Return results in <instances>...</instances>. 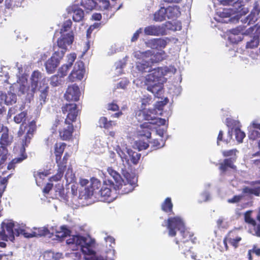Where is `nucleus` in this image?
Returning a JSON list of instances; mask_svg holds the SVG:
<instances>
[{"instance_id":"nucleus-1","label":"nucleus","mask_w":260,"mask_h":260,"mask_svg":"<svg viewBox=\"0 0 260 260\" xmlns=\"http://www.w3.org/2000/svg\"><path fill=\"white\" fill-rule=\"evenodd\" d=\"M134 56L140 60L137 62V68L142 73H149L145 77V84L148 91L151 92L155 96L158 97L162 92V83L164 80V72L170 71L175 74L176 69L174 67L170 69L161 68L152 69L151 63L157 62L163 60L165 57L164 51L155 52L153 50H147L145 52L136 51Z\"/></svg>"},{"instance_id":"nucleus-2","label":"nucleus","mask_w":260,"mask_h":260,"mask_svg":"<svg viewBox=\"0 0 260 260\" xmlns=\"http://www.w3.org/2000/svg\"><path fill=\"white\" fill-rule=\"evenodd\" d=\"M167 229L168 235L170 237H175L177 231H180L181 239L180 241L176 240V243L179 245V249L183 250L184 252L187 251L189 247L185 244L191 241L193 244L197 242V238L194 237L192 233L185 228L184 223L181 218L178 216L170 217L167 220Z\"/></svg>"},{"instance_id":"nucleus-3","label":"nucleus","mask_w":260,"mask_h":260,"mask_svg":"<svg viewBox=\"0 0 260 260\" xmlns=\"http://www.w3.org/2000/svg\"><path fill=\"white\" fill-rule=\"evenodd\" d=\"M238 0H222L221 3L225 5H228L232 6L233 8L229 9H224L222 11H218L217 14L219 16V18H216V20L221 23H236L238 22L240 19V17L238 14H236V11L234 8L239 6V3H237Z\"/></svg>"},{"instance_id":"nucleus-4","label":"nucleus","mask_w":260,"mask_h":260,"mask_svg":"<svg viewBox=\"0 0 260 260\" xmlns=\"http://www.w3.org/2000/svg\"><path fill=\"white\" fill-rule=\"evenodd\" d=\"M1 226L2 231H0V241L5 242L10 240L14 242L15 240L14 223L12 221H8L7 223L3 222Z\"/></svg>"},{"instance_id":"nucleus-5","label":"nucleus","mask_w":260,"mask_h":260,"mask_svg":"<svg viewBox=\"0 0 260 260\" xmlns=\"http://www.w3.org/2000/svg\"><path fill=\"white\" fill-rule=\"evenodd\" d=\"M246 35L253 34V37H250V39L246 43V48L253 49L258 46L260 41V25H255L250 27L245 30Z\"/></svg>"},{"instance_id":"nucleus-6","label":"nucleus","mask_w":260,"mask_h":260,"mask_svg":"<svg viewBox=\"0 0 260 260\" xmlns=\"http://www.w3.org/2000/svg\"><path fill=\"white\" fill-rule=\"evenodd\" d=\"M125 179H122L117 183L118 188L121 190V193L126 194L132 191L136 186L137 179L134 176H131L128 173L125 175Z\"/></svg>"},{"instance_id":"nucleus-7","label":"nucleus","mask_w":260,"mask_h":260,"mask_svg":"<svg viewBox=\"0 0 260 260\" xmlns=\"http://www.w3.org/2000/svg\"><path fill=\"white\" fill-rule=\"evenodd\" d=\"M64 54L63 50L55 51L51 57L45 63V68L48 73L52 74L55 71Z\"/></svg>"},{"instance_id":"nucleus-8","label":"nucleus","mask_w":260,"mask_h":260,"mask_svg":"<svg viewBox=\"0 0 260 260\" xmlns=\"http://www.w3.org/2000/svg\"><path fill=\"white\" fill-rule=\"evenodd\" d=\"M252 210L247 211L244 213V220L250 226V233L253 236L260 237V222L253 219L251 216Z\"/></svg>"},{"instance_id":"nucleus-9","label":"nucleus","mask_w":260,"mask_h":260,"mask_svg":"<svg viewBox=\"0 0 260 260\" xmlns=\"http://www.w3.org/2000/svg\"><path fill=\"white\" fill-rule=\"evenodd\" d=\"M241 240L242 238L239 235L238 232L237 230H232L230 231L223 240V244L224 245V250L227 251L229 249L228 242H229L235 248H237L239 246V243Z\"/></svg>"},{"instance_id":"nucleus-10","label":"nucleus","mask_w":260,"mask_h":260,"mask_svg":"<svg viewBox=\"0 0 260 260\" xmlns=\"http://www.w3.org/2000/svg\"><path fill=\"white\" fill-rule=\"evenodd\" d=\"M83 7L86 10L91 11L96 7L101 9H107L109 6L108 0H82Z\"/></svg>"},{"instance_id":"nucleus-11","label":"nucleus","mask_w":260,"mask_h":260,"mask_svg":"<svg viewBox=\"0 0 260 260\" xmlns=\"http://www.w3.org/2000/svg\"><path fill=\"white\" fill-rule=\"evenodd\" d=\"M61 36L57 40V45L59 49L58 50H63L64 52L68 46H70L74 40L73 32L60 33Z\"/></svg>"},{"instance_id":"nucleus-12","label":"nucleus","mask_w":260,"mask_h":260,"mask_svg":"<svg viewBox=\"0 0 260 260\" xmlns=\"http://www.w3.org/2000/svg\"><path fill=\"white\" fill-rule=\"evenodd\" d=\"M85 70L82 62H77L74 66V69L68 77L69 81L74 82L76 80H81L83 78Z\"/></svg>"},{"instance_id":"nucleus-13","label":"nucleus","mask_w":260,"mask_h":260,"mask_svg":"<svg viewBox=\"0 0 260 260\" xmlns=\"http://www.w3.org/2000/svg\"><path fill=\"white\" fill-rule=\"evenodd\" d=\"M28 129L24 138L22 139L21 148H25L28 147L32 138L34 137L35 132L37 130L36 121L35 120L30 121L28 125Z\"/></svg>"},{"instance_id":"nucleus-14","label":"nucleus","mask_w":260,"mask_h":260,"mask_svg":"<svg viewBox=\"0 0 260 260\" xmlns=\"http://www.w3.org/2000/svg\"><path fill=\"white\" fill-rule=\"evenodd\" d=\"M14 88L18 90L19 95L27 93L28 95L33 96L34 93H31L30 86L28 85L27 80L24 77L19 79V81L14 85Z\"/></svg>"},{"instance_id":"nucleus-15","label":"nucleus","mask_w":260,"mask_h":260,"mask_svg":"<svg viewBox=\"0 0 260 260\" xmlns=\"http://www.w3.org/2000/svg\"><path fill=\"white\" fill-rule=\"evenodd\" d=\"M99 192L101 196V200L103 202L110 203L116 198L115 190H112L107 184L103 185Z\"/></svg>"},{"instance_id":"nucleus-16","label":"nucleus","mask_w":260,"mask_h":260,"mask_svg":"<svg viewBox=\"0 0 260 260\" xmlns=\"http://www.w3.org/2000/svg\"><path fill=\"white\" fill-rule=\"evenodd\" d=\"M2 135L0 138V146L7 148L12 144L13 142V136L9 134L8 127L3 125L0 129Z\"/></svg>"},{"instance_id":"nucleus-17","label":"nucleus","mask_w":260,"mask_h":260,"mask_svg":"<svg viewBox=\"0 0 260 260\" xmlns=\"http://www.w3.org/2000/svg\"><path fill=\"white\" fill-rule=\"evenodd\" d=\"M80 95V92L78 86L73 84L68 86L64 98L67 101H78Z\"/></svg>"},{"instance_id":"nucleus-18","label":"nucleus","mask_w":260,"mask_h":260,"mask_svg":"<svg viewBox=\"0 0 260 260\" xmlns=\"http://www.w3.org/2000/svg\"><path fill=\"white\" fill-rule=\"evenodd\" d=\"M144 32L148 36H163L166 35V29L164 25H151L145 27Z\"/></svg>"},{"instance_id":"nucleus-19","label":"nucleus","mask_w":260,"mask_h":260,"mask_svg":"<svg viewBox=\"0 0 260 260\" xmlns=\"http://www.w3.org/2000/svg\"><path fill=\"white\" fill-rule=\"evenodd\" d=\"M43 78L41 72L38 71H34L31 75L30 80V91L31 93H34L38 87V84L40 83Z\"/></svg>"},{"instance_id":"nucleus-20","label":"nucleus","mask_w":260,"mask_h":260,"mask_svg":"<svg viewBox=\"0 0 260 260\" xmlns=\"http://www.w3.org/2000/svg\"><path fill=\"white\" fill-rule=\"evenodd\" d=\"M151 115H136V118L140 119L139 118L142 116L144 119L148 121L151 125H157L158 126L165 125L166 124V120L165 119L160 118H152Z\"/></svg>"},{"instance_id":"nucleus-21","label":"nucleus","mask_w":260,"mask_h":260,"mask_svg":"<svg viewBox=\"0 0 260 260\" xmlns=\"http://www.w3.org/2000/svg\"><path fill=\"white\" fill-rule=\"evenodd\" d=\"M20 156L19 157L15 158L13 159L7 166V169L9 170L14 169L15 167V165L17 163H20L22 162L23 160L25 159L27 156L25 152V149L24 148H20Z\"/></svg>"},{"instance_id":"nucleus-22","label":"nucleus","mask_w":260,"mask_h":260,"mask_svg":"<svg viewBox=\"0 0 260 260\" xmlns=\"http://www.w3.org/2000/svg\"><path fill=\"white\" fill-rule=\"evenodd\" d=\"M67 146V144L63 142H56L54 146V153L55 156V161L57 162L60 160L62 155Z\"/></svg>"},{"instance_id":"nucleus-23","label":"nucleus","mask_w":260,"mask_h":260,"mask_svg":"<svg viewBox=\"0 0 260 260\" xmlns=\"http://www.w3.org/2000/svg\"><path fill=\"white\" fill-rule=\"evenodd\" d=\"M74 130L73 125H70L59 131V134L61 139L64 141L70 140L73 136Z\"/></svg>"},{"instance_id":"nucleus-24","label":"nucleus","mask_w":260,"mask_h":260,"mask_svg":"<svg viewBox=\"0 0 260 260\" xmlns=\"http://www.w3.org/2000/svg\"><path fill=\"white\" fill-rule=\"evenodd\" d=\"M229 168L236 169V166L234 164V160L232 158H225L223 162L219 164V169L222 173L226 172Z\"/></svg>"},{"instance_id":"nucleus-25","label":"nucleus","mask_w":260,"mask_h":260,"mask_svg":"<svg viewBox=\"0 0 260 260\" xmlns=\"http://www.w3.org/2000/svg\"><path fill=\"white\" fill-rule=\"evenodd\" d=\"M141 129L139 131V135L141 136L145 137L147 139H149L151 137V129L152 126L151 124L148 121L144 122L141 125Z\"/></svg>"},{"instance_id":"nucleus-26","label":"nucleus","mask_w":260,"mask_h":260,"mask_svg":"<svg viewBox=\"0 0 260 260\" xmlns=\"http://www.w3.org/2000/svg\"><path fill=\"white\" fill-rule=\"evenodd\" d=\"M63 114H77L81 112L80 109L76 104H67L61 108Z\"/></svg>"},{"instance_id":"nucleus-27","label":"nucleus","mask_w":260,"mask_h":260,"mask_svg":"<svg viewBox=\"0 0 260 260\" xmlns=\"http://www.w3.org/2000/svg\"><path fill=\"white\" fill-rule=\"evenodd\" d=\"M167 18L173 19L179 16L180 12L179 8L177 6H169L166 9Z\"/></svg>"},{"instance_id":"nucleus-28","label":"nucleus","mask_w":260,"mask_h":260,"mask_svg":"<svg viewBox=\"0 0 260 260\" xmlns=\"http://www.w3.org/2000/svg\"><path fill=\"white\" fill-rule=\"evenodd\" d=\"M10 154L7 148L0 146V170L6 165V162Z\"/></svg>"},{"instance_id":"nucleus-29","label":"nucleus","mask_w":260,"mask_h":260,"mask_svg":"<svg viewBox=\"0 0 260 260\" xmlns=\"http://www.w3.org/2000/svg\"><path fill=\"white\" fill-rule=\"evenodd\" d=\"M71 11L73 13L72 17L75 21L79 22L82 20L84 17V12L81 9L77 6H73L71 8Z\"/></svg>"},{"instance_id":"nucleus-30","label":"nucleus","mask_w":260,"mask_h":260,"mask_svg":"<svg viewBox=\"0 0 260 260\" xmlns=\"http://www.w3.org/2000/svg\"><path fill=\"white\" fill-rule=\"evenodd\" d=\"M71 231L68 229L67 226L63 225L61 226L60 228L59 231H57L56 232V237L59 240H63L64 238L69 236L71 234Z\"/></svg>"},{"instance_id":"nucleus-31","label":"nucleus","mask_w":260,"mask_h":260,"mask_svg":"<svg viewBox=\"0 0 260 260\" xmlns=\"http://www.w3.org/2000/svg\"><path fill=\"white\" fill-rule=\"evenodd\" d=\"M173 204L170 198H167L161 204V209L166 213L173 212Z\"/></svg>"},{"instance_id":"nucleus-32","label":"nucleus","mask_w":260,"mask_h":260,"mask_svg":"<svg viewBox=\"0 0 260 260\" xmlns=\"http://www.w3.org/2000/svg\"><path fill=\"white\" fill-rule=\"evenodd\" d=\"M167 18L166 10L164 7H161L154 14V20L160 22L164 21Z\"/></svg>"},{"instance_id":"nucleus-33","label":"nucleus","mask_w":260,"mask_h":260,"mask_svg":"<svg viewBox=\"0 0 260 260\" xmlns=\"http://www.w3.org/2000/svg\"><path fill=\"white\" fill-rule=\"evenodd\" d=\"M48 89L49 87L47 85H44L42 87H40V88L39 89V90L40 91V94L39 95V100L41 105H42L46 102V100L48 95Z\"/></svg>"},{"instance_id":"nucleus-34","label":"nucleus","mask_w":260,"mask_h":260,"mask_svg":"<svg viewBox=\"0 0 260 260\" xmlns=\"http://www.w3.org/2000/svg\"><path fill=\"white\" fill-rule=\"evenodd\" d=\"M81 250L83 253L86 255H91L95 254L91 243H87L86 242L81 247Z\"/></svg>"},{"instance_id":"nucleus-35","label":"nucleus","mask_w":260,"mask_h":260,"mask_svg":"<svg viewBox=\"0 0 260 260\" xmlns=\"http://www.w3.org/2000/svg\"><path fill=\"white\" fill-rule=\"evenodd\" d=\"M242 193L244 194H254L258 197L260 196V186L251 188L247 186H245L242 189Z\"/></svg>"},{"instance_id":"nucleus-36","label":"nucleus","mask_w":260,"mask_h":260,"mask_svg":"<svg viewBox=\"0 0 260 260\" xmlns=\"http://www.w3.org/2000/svg\"><path fill=\"white\" fill-rule=\"evenodd\" d=\"M127 152L132 163L134 165L137 164L140 159L141 154L134 151L132 149H128Z\"/></svg>"},{"instance_id":"nucleus-37","label":"nucleus","mask_w":260,"mask_h":260,"mask_svg":"<svg viewBox=\"0 0 260 260\" xmlns=\"http://www.w3.org/2000/svg\"><path fill=\"white\" fill-rule=\"evenodd\" d=\"M107 172L109 175L113 178L116 184L119 183L122 180L121 175L112 167H108L107 168Z\"/></svg>"},{"instance_id":"nucleus-38","label":"nucleus","mask_w":260,"mask_h":260,"mask_svg":"<svg viewBox=\"0 0 260 260\" xmlns=\"http://www.w3.org/2000/svg\"><path fill=\"white\" fill-rule=\"evenodd\" d=\"M260 12V6L259 3L256 2L254 3L253 8L251 12V16H249L250 21H255L257 20V16Z\"/></svg>"},{"instance_id":"nucleus-39","label":"nucleus","mask_w":260,"mask_h":260,"mask_svg":"<svg viewBox=\"0 0 260 260\" xmlns=\"http://www.w3.org/2000/svg\"><path fill=\"white\" fill-rule=\"evenodd\" d=\"M100 126L105 128H109L113 125H116V123L112 120L108 121L105 117H102L99 120Z\"/></svg>"},{"instance_id":"nucleus-40","label":"nucleus","mask_w":260,"mask_h":260,"mask_svg":"<svg viewBox=\"0 0 260 260\" xmlns=\"http://www.w3.org/2000/svg\"><path fill=\"white\" fill-rule=\"evenodd\" d=\"M70 157V154L69 152H66L63 156L62 160H59L56 164L58 168L66 170L67 168V164Z\"/></svg>"},{"instance_id":"nucleus-41","label":"nucleus","mask_w":260,"mask_h":260,"mask_svg":"<svg viewBox=\"0 0 260 260\" xmlns=\"http://www.w3.org/2000/svg\"><path fill=\"white\" fill-rule=\"evenodd\" d=\"M16 95L15 93L8 92V93L6 94V98H5L4 104L7 105H12L15 103L16 102Z\"/></svg>"},{"instance_id":"nucleus-42","label":"nucleus","mask_w":260,"mask_h":260,"mask_svg":"<svg viewBox=\"0 0 260 260\" xmlns=\"http://www.w3.org/2000/svg\"><path fill=\"white\" fill-rule=\"evenodd\" d=\"M64 171H65L62 169L58 168L56 174L50 177L49 181L50 182H57L60 181L63 177Z\"/></svg>"},{"instance_id":"nucleus-43","label":"nucleus","mask_w":260,"mask_h":260,"mask_svg":"<svg viewBox=\"0 0 260 260\" xmlns=\"http://www.w3.org/2000/svg\"><path fill=\"white\" fill-rule=\"evenodd\" d=\"M33 232L34 237L45 236L49 234V230L44 227L35 229Z\"/></svg>"},{"instance_id":"nucleus-44","label":"nucleus","mask_w":260,"mask_h":260,"mask_svg":"<svg viewBox=\"0 0 260 260\" xmlns=\"http://www.w3.org/2000/svg\"><path fill=\"white\" fill-rule=\"evenodd\" d=\"M235 138L236 140L239 143L243 142V139L245 137L246 135L245 133L241 130V129L237 127L234 129Z\"/></svg>"},{"instance_id":"nucleus-45","label":"nucleus","mask_w":260,"mask_h":260,"mask_svg":"<svg viewBox=\"0 0 260 260\" xmlns=\"http://www.w3.org/2000/svg\"><path fill=\"white\" fill-rule=\"evenodd\" d=\"M228 135L229 138L225 140H223V133L222 131H220L219 132L218 137H217V144L219 145V143L220 141H224V142H225L226 143H229L230 141V140L232 139V131H229L228 132Z\"/></svg>"},{"instance_id":"nucleus-46","label":"nucleus","mask_w":260,"mask_h":260,"mask_svg":"<svg viewBox=\"0 0 260 260\" xmlns=\"http://www.w3.org/2000/svg\"><path fill=\"white\" fill-rule=\"evenodd\" d=\"M150 143L151 144V147L153 149H157L160 148L164 145L165 144V142L162 138L159 140L154 139Z\"/></svg>"},{"instance_id":"nucleus-47","label":"nucleus","mask_w":260,"mask_h":260,"mask_svg":"<svg viewBox=\"0 0 260 260\" xmlns=\"http://www.w3.org/2000/svg\"><path fill=\"white\" fill-rule=\"evenodd\" d=\"M101 181L97 179L93 178L91 179V183L89 186L96 192V190L101 187Z\"/></svg>"},{"instance_id":"nucleus-48","label":"nucleus","mask_w":260,"mask_h":260,"mask_svg":"<svg viewBox=\"0 0 260 260\" xmlns=\"http://www.w3.org/2000/svg\"><path fill=\"white\" fill-rule=\"evenodd\" d=\"M72 25V21L67 20L63 24L62 28L60 29V33H68L72 32L70 30Z\"/></svg>"},{"instance_id":"nucleus-49","label":"nucleus","mask_w":260,"mask_h":260,"mask_svg":"<svg viewBox=\"0 0 260 260\" xmlns=\"http://www.w3.org/2000/svg\"><path fill=\"white\" fill-rule=\"evenodd\" d=\"M78 115H67L64 123L68 124V126L73 125V122L77 120Z\"/></svg>"},{"instance_id":"nucleus-50","label":"nucleus","mask_w":260,"mask_h":260,"mask_svg":"<svg viewBox=\"0 0 260 260\" xmlns=\"http://www.w3.org/2000/svg\"><path fill=\"white\" fill-rule=\"evenodd\" d=\"M86 238L81 236L75 235V244L76 246H80L81 247L86 242Z\"/></svg>"},{"instance_id":"nucleus-51","label":"nucleus","mask_w":260,"mask_h":260,"mask_svg":"<svg viewBox=\"0 0 260 260\" xmlns=\"http://www.w3.org/2000/svg\"><path fill=\"white\" fill-rule=\"evenodd\" d=\"M27 115H16L14 117V120L16 123H20L22 122V124L26 123V116Z\"/></svg>"},{"instance_id":"nucleus-52","label":"nucleus","mask_w":260,"mask_h":260,"mask_svg":"<svg viewBox=\"0 0 260 260\" xmlns=\"http://www.w3.org/2000/svg\"><path fill=\"white\" fill-rule=\"evenodd\" d=\"M70 68L71 67L68 66L66 64L63 65L59 69L58 75H59L60 77H63L64 76H66Z\"/></svg>"},{"instance_id":"nucleus-53","label":"nucleus","mask_w":260,"mask_h":260,"mask_svg":"<svg viewBox=\"0 0 260 260\" xmlns=\"http://www.w3.org/2000/svg\"><path fill=\"white\" fill-rule=\"evenodd\" d=\"M136 145L139 150H145L149 147V144L142 140H139L136 142Z\"/></svg>"},{"instance_id":"nucleus-54","label":"nucleus","mask_w":260,"mask_h":260,"mask_svg":"<svg viewBox=\"0 0 260 260\" xmlns=\"http://www.w3.org/2000/svg\"><path fill=\"white\" fill-rule=\"evenodd\" d=\"M238 152V150L236 149H231L229 150H224L223 151L222 153L223 156L228 157V156H235L236 155V153Z\"/></svg>"},{"instance_id":"nucleus-55","label":"nucleus","mask_w":260,"mask_h":260,"mask_svg":"<svg viewBox=\"0 0 260 260\" xmlns=\"http://www.w3.org/2000/svg\"><path fill=\"white\" fill-rule=\"evenodd\" d=\"M250 139L255 140V139L260 138V132L257 131L256 129L252 130L248 136Z\"/></svg>"},{"instance_id":"nucleus-56","label":"nucleus","mask_w":260,"mask_h":260,"mask_svg":"<svg viewBox=\"0 0 260 260\" xmlns=\"http://www.w3.org/2000/svg\"><path fill=\"white\" fill-rule=\"evenodd\" d=\"M151 98L149 97H146L143 98L141 100V107L140 109V111H142L146 109V107L147 105L149 104V103L151 102Z\"/></svg>"},{"instance_id":"nucleus-57","label":"nucleus","mask_w":260,"mask_h":260,"mask_svg":"<svg viewBox=\"0 0 260 260\" xmlns=\"http://www.w3.org/2000/svg\"><path fill=\"white\" fill-rule=\"evenodd\" d=\"M48 175V173L46 172H37V173L35 172L34 176V177L36 178V181L37 184L39 185L38 184V178L40 179H44V177L47 176Z\"/></svg>"},{"instance_id":"nucleus-58","label":"nucleus","mask_w":260,"mask_h":260,"mask_svg":"<svg viewBox=\"0 0 260 260\" xmlns=\"http://www.w3.org/2000/svg\"><path fill=\"white\" fill-rule=\"evenodd\" d=\"M61 80L58 77V76L54 75L51 77L50 78V84L53 86H57L60 82Z\"/></svg>"},{"instance_id":"nucleus-59","label":"nucleus","mask_w":260,"mask_h":260,"mask_svg":"<svg viewBox=\"0 0 260 260\" xmlns=\"http://www.w3.org/2000/svg\"><path fill=\"white\" fill-rule=\"evenodd\" d=\"M146 45L148 47L152 49H158L156 39H153L148 41L146 42Z\"/></svg>"},{"instance_id":"nucleus-60","label":"nucleus","mask_w":260,"mask_h":260,"mask_svg":"<svg viewBox=\"0 0 260 260\" xmlns=\"http://www.w3.org/2000/svg\"><path fill=\"white\" fill-rule=\"evenodd\" d=\"M226 123L228 127H230L232 129H233L238 123V122L230 118H227L226 120Z\"/></svg>"},{"instance_id":"nucleus-61","label":"nucleus","mask_w":260,"mask_h":260,"mask_svg":"<svg viewBox=\"0 0 260 260\" xmlns=\"http://www.w3.org/2000/svg\"><path fill=\"white\" fill-rule=\"evenodd\" d=\"M243 196L242 195H236L232 198L228 200V202L229 203H239L242 199Z\"/></svg>"},{"instance_id":"nucleus-62","label":"nucleus","mask_w":260,"mask_h":260,"mask_svg":"<svg viewBox=\"0 0 260 260\" xmlns=\"http://www.w3.org/2000/svg\"><path fill=\"white\" fill-rule=\"evenodd\" d=\"M245 31H244L242 27H238L236 28L233 29L231 30V32L234 35H238L239 34H241L242 35L246 34L244 33Z\"/></svg>"},{"instance_id":"nucleus-63","label":"nucleus","mask_w":260,"mask_h":260,"mask_svg":"<svg viewBox=\"0 0 260 260\" xmlns=\"http://www.w3.org/2000/svg\"><path fill=\"white\" fill-rule=\"evenodd\" d=\"M68 63L66 64L71 67L76 58V55L75 53H71L68 56Z\"/></svg>"},{"instance_id":"nucleus-64","label":"nucleus","mask_w":260,"mask_h":260,"mask_svg":"<svg viewBox=\"0 0 260 260\" xmlns=\"http://www.w3.org/2000/svg\"><path fill=\"white\" fill-rule=\"evenodd\" d=\"M95 193L94 190L91 189L89 186H88L85 189V195L88 198H91Z\"/></svg>"}]
</instances>
